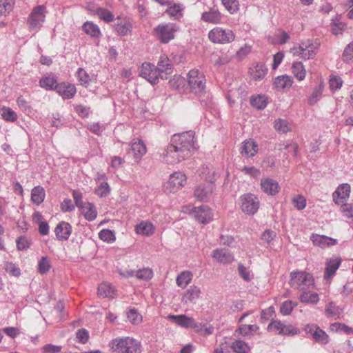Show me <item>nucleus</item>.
I'll return each instance as SVG.
<instances>
[{
  "label": "nucleus",
  "mask_w": 353,
  "mask_h": 353,
  "mask_svg": "<svg viewBox=\"0 0 353 353\" xmlns=\"http://www.w3.org/2000/svg\"><path fill=\"white\" fill-rule=\"evenodd\" d=\"M170 143L175 148L181 162L191 157L196 150L194 133L192 131L174 134Z\"/></svg>",
  "instance_id": "nucleus-1"
},
{
  "label": "nucleus",
  "mask_w": 353,
  "mask_h": 353,
  "mask_svg": "<svg viewBox=\"0 0 353 353\" xmlns=\"http://www.w3.org/2000/svg\"><path fill=\"white\" fill-rule=\"evenodd\" d=\"M320 47V43L314 39H307L300 43L295 44L290 50L293 57H299L303 60L313 59Z\"/></svg>",
  "instance_id": "nucleus-2"
},
{
  "label": "nucleus",
  "mask_w": 353,
  "mask_h": 353,
  "mask_svg": "<svg viewBox=\"0 0 353 353\" xmlns=\"http://www.w3.org/2000/svg\"><path fill=\"white\" fill-rule=\"evenodd\" d=\"M206 79L203 72L192 69L186 74L185 90L188 93L201 95L205 91Z\"/></svg>",
  "instance_id": "nucleus-3"
},
{
  "label": "nucleus",
  "mask_w": 353,
  "mask_h": 353,
  "mask_svg": "<svg viewBox=\"0 0 353 353\" xmlns=\"http://www.w3.org/2000/svg\"><path fill=\"white\" fill-rule=\"evenodd\" d=\"M109 347L114 353H141L139 341L130 336L117 337L112 340Z\"/></svg>",
  "instance_id": "nucleus-4"
},
{
  "label": "nucleus",
  "mask_w": 353,
  "mask_h": 353,
  "mask_svg": "<svg viewBox=\"0 0 353 353\" xmlns=\"http://www.w3.org/2000/svg\"><path fill=\"white\" fill-rule=\"evenodd\" d=\"M290 285L299 291V293L307 288H314V276L306 271H296L290 273Z\"/></svg>",
  "instance_id": "nucleus-5"
},
{
  "label": "nucleus",
  "mask_w": 353,
  "mask_h": 353,
  "mask_svg": "<svg viewBox=\"0 0 353 353\" xmlns=\"http://www.w3.org/2000/svg\"><path fill=\"white\" fill-rule=\"evenodd\" d=\"M179 27L173 23H162L153 29L152 33L161 43H168L174 39Z\"/></svg>",
  "instance_id": "nucleus-6"
},
{
  "label": "nucleus",
  "mask_w": 353,
  "mask_h": 353,
  "mask_svg": "<svg viewBox=\"0 0 353 353\" xmlns=\"http://www.w3.org/2000/svg\"><path fill=\"white\" fill-rule=\"evenodd\" d=\"M186 175L180 171L174 172L169 176L168 180L163 183V190L165 194H175L185 186Z\"/></svg>",
  "instance_id": "nucleus-7"
},
{
  "label": "nucleus",
  "mask_w": 353,
  "mask_h": 353,
  "mask_svg": "<svg viewBox=\"0 0 353 353\" xmlns=\"http://www.w3.org/2000/svg\"><path fill=\"white\" fill-rule=\"evenodd\" d=\"M208 39L214 43L226 44L234 40L235 34L231 30L215 27L209 31Z\"/></svg>",
  "instance_id": "nucleus-8"
},
{
  "label": "nucleus",
  "mask_w": 353,
  "mask_h": 353,
  "mask_svg": "<svg viewBox=\"0 0 353 353\" xmlns=\"http://www.w3.org/2000/svg\"><path fill=\"white\" fill-rule=\"evenodd\" d=\"M239 205L241 210L246 214L254 215L259 208L258 198L253 194L248 193L240 196Z\"/></svg>",
  "instance_id": "nucleus-9"
},
{
  "label": "nucleus",
  "mask_w": 353,
  "mask_h": 353,
  "mask_svg": "<svg viewBox=\"0 0 353 353\" xmlns=\"http://www.w3.org/2000/svg\"><path fill=\"white\" fill-rule=\"evenodd\" d=\"M268 330L283 336H294L299 333L297 327L291 324H285L279 320H272L268 326Z\"/></svg>",
  "instance_id": "nucleus-10"
},
{
  "label": "nucleus",
  "mask_w": 353,
  "mask_h": 353,
  "mask_svg": "<svg viewBox=\"0 0 353 353\" xmlns=\"http://www.w3.org/2000/svg\"><path fill=\"white\" fill-rule=\"evenodd\" d=\"M46 7L38 6L34 8L29 16L28 26L30 29H39L45 20Z\"/></svg>",
  "instance_id": "nucleus-11"
},
{
  "label": "nucleus",
  "mask_w": 353,
  "mask_h": 353,
  "mask_svg": "<svg viewBox=\"0 0 353 353\" xmlns=\"http://www.w3.org/2000/svg\"><path fill=\"white\" fill-rule=\"evenodd\" d=\"M139 74L152 84L157 83L159 79V70H157L154 64L148 62L142 64L139 69Z\"/></svg>",
  "instance_id": "nucleus-12"
},
{
  "label": "nucleus",
  "mask_w": 353,
  "mask_h": 353,
  "mask_svg": "<svg viewBox=\"0 0 353 353\" xmlns=\"http://www.w3.org/2000/svg\"><path fill=\"white\" fill-rule=\"evenodd\" d=\"M213 210L207 205L194 207L192 208V216L201 224H207L212 221Z\"/></svg>",
  "instance_id": "nucleus-13"
},
{
  "label": "nucleus",
  "mask_w": 353,
  "mask_h": 353,
  "mask_svg": "<svg viewBox=\"0 0 353 353\" xmlns=\"http://www.w3.org/2000/svg\"><path fill=\"white\" fill-rule=\"evenodd\" d=\"M214 187L215 185L210 183H200L195 187L194 196L197 200L206 202L212 195Z\"/></svg>",
  "instance_id": "nucleus-14"
},
{
  "label": "nucleus",
  "mask_w": 353,
  "mask_h": 353,
  "mask_svg": "<svg viewBox=\"0 0 353 353\" xmlns=\"http://www.w3.org/2000/svg\"><path fill=\"white\" fill-rule=\"evenodd\" d=\"M168 318L172 319L178 325L182 327L194 329L197 332H199L201 330L200 324L197 323L193 318L185 314L170 315Z\"/></svg>",
  "instance_id": "nucleus-15"
},
{
  "label": "nucleus",
  "mask_w": 353,
  "mask_h": 353,
  "mask_svg": "<svg viewBox=\"0 0 353 353\" xmlns=\"http://www.w3.org/2000/svg\"><path fill=\"white\" fill-rule=\"evenodd\" d=\"M217 176L218 174L212 165H202L198 171L200 183L214 184Z\"/></svg>",
  "instance_id": "nucleus-16"
},
{
  "label": "nucleus",
  "mask_w": 353,
  "mask_h": 353,
  "mask_svg": "<svg viewBox=\"0 0 353 353\" xmlns=\"http://www.w3.org/2000/svg\"><path fill=\"white\" fill-rule=\"evenodd\" d=\"M259 151V145L253 139L243 141L240 145L239 152L242 157L251 158L254 157Z\"/></svg>",
  "instance_id": "nucleus-17"
},
{
  "label": "nucleus",
  "mask_w": 353,
  "mask_h": 353,
  "mask_svg": "<svg viewBox=\"0 0 353 353\" xmlns=\"http://www.w3.org/2000/svg\"><path fill=\"white\" fill-rule=\"evenodd\" d=\"M341 263L342 259L339 256L327 259L324 272V279L329 281L332 279Z\"/></svg>",
  "instance_id": "nucleus-18"
},
{
  "label": "nucleus",
  "mask_w": 353,
  "mask_h": 353,
  "mask_svg": "<svg viewBox=\"0 0 353 353\" xmlns=\"http://www.w3.org/2000/svg\"><path fill=\"white\" fill-rule=\"evenodd\" d=\"M351 192V187L347 183H343L340 185L333 193V200L337 205L341 206L346 204L350 194Z\"/></svg>",
  "instance_id": "nucleus-19"
},
{
  "label": "nucleus",
  "mask_w": 353,
  "mask_h": 353,
  "mask_svg": "<svg viewBox=\"0 0 353 353\" xmlns=\"http://www.w3.org/2000/svg\"><path fill=\"white\" fill-rule=\"evenodd\" d=\"M268 68L263 63H255L248 69L250 78L255 81L263 80L267 75Z\"/></svg>",
  "instance_id": "nucleus-20"
},
{
  "label": "nucleus",
  "mask_w": 353,
  "mask_h": 353,
  "mask_svg": "<svg viewBox=\"0 0 353 353\" xmlns=\"http://www.w3.org/2000/svg\"><path fill=\"white\" fill-rule=\"evenodd\" d=\"M130 152L135 162L139 163L146 154L147 148L143 141L139 139H134L130 143Z\"/></svg>",
  "instance_id": "nucleus-21"
},
{
  "label": "nucleus",
  "mask_w": 353,
  "mask_h": 353,
  "mask_svg": "<svg viewBox=\"0 0 353 353\" xmlns=\"http://www.w3.org/2000/svg\"><path fill=\"white\" fill-rule=\"evenodd\" d=\"M325 89L323 81L320 80L312 88L307 97V102L309 105H315L321 99Z\"/></svg>",
  "instance_id": "nucleus-22"
},
{
  "label": "nucleus",
  "mask_w": 353,
  "mask_h": 353,
  "mask_svg": "<svg viewBox=\"0 0 353 353\" xmlns=\"http://www.w3.org/2000/svg\"><path fill=\"white\" fill-rule=\"evenodd\" d=\"M310 239L314 246L319 247L322 249H325L330 246L335 245L338 243V241L336 239L317 234H312Z\"/></svg>",
  "instance_id": "nucleus-23"
},
{
  "label": "nucleus",
  "mask_w": 353,
  "mask_h": 353,
  "mask_svg": "<svg viewBox=\"0 0 353 353\" xmlns=\"http://www.w3.org/2000/svg\"><path fill=\"white\" fill-rule=\"evenodd\" d=\"M211 256L214 261L222 264H229L234 261L233 254L223 248L214 250Z\"/></svg>",
  "instance_id": "nucleus-24"
},
{
  "label": "nucleus",
  "mask_w": 353,
  "mask_h": 353,
  "mask_svg": "<svg viewBox=\"0 0 353 353\" xmlns=\"http://www.w3.org/2000/svg\"><path fill=\"white\" fill-rule=\"evenodd\" d=\"M160 157L163 162L170 165H175L181 162L178 154L176 153L175 148L171 143L166 146Z\"/></svg>",
  "instance_id": "nucleus-25"
},
{
  "label": "nucleus",
  "mask_w": 353,
  "mask_h": 353,
  "mask_svg": "<svg viewBox=\"0 0 353 353\" xmlns=\"http://www.w3.org/2000/svg\"><path fill=\"white\" fill-rule=\"evenodd\" d=\"M201 294V288L196 285H192L183 293L181 303L186 305L194 303L200 298Z\"/></svg>",
  "instance_id": "nucleus-26"
},
{
  "label": "nucleus",
  "mask_w": 353,
  "mask_h": 353,
  "mask_svg": "<svg viewBox=\"0 0 353 353\" xmlns=\"http://www.w3.org/2000/svg\"><path fill=\"white\" fill-rule=\"evenodd\" d=\"M55 90L64 99L72 98L77 92L75 86L68 82H62L56 85Z\"/></svg>",
  "instance_id": "nucleus-27"
},
{
  "label": "nucleus",
  "mask_w": 353,
  "mask_h": 353,
  "mask_svg": "<svg viewBox=\"0 0 353 353\" xmlns=\"http://www.w3.org/2000/svg\"><path fill=\"white\" fill-rule=\"evenodd\" d=\"M155 231L156 227L149 221H141L134 227L135 233L143 236H151Z\"/></svg>",
  "instance_id": "nucleus-28"
},
{
  "label": "nucleus",
  "mask_w": 353,
  "mask_h": 353,
  "mask_svg": "<svg viewBox=\"0 0 353 353\" xmlns=\"http://www.w3.org/2000/svg\"><path fill=\"white\" fill-rule=\"evenodd\" d=\"M314 288H307L299 293V300L303 303L316 305L320 301L319 294L313 291Z\"/></svg>",
  "instance_id": "nucleus-29"
},
{
  "label": "nucleus",
  "mask_w": 353,
  "mask_h": 353,
  "mask_svg": "<svg viewBox=\"0 0 353 353\" xmlns=\"http://www.w3.org/2000/svg\"><path fill=\"white\" fill-rule=\"evenodd\" d=\"M260 185L263 192L268 195H276L280 190L278 182L270 178L263 179L261 181Z\"/></svg>",
  "instance_id": "nucleus-30"
},
{
  "label": "nucleus",
  "mask_w": 353,
  "mask_h": 353,
  "mask_svg": "<svg viewBox=\"0 0 353 353\" xmlns=\"http://www.w3.org/2000/svg\"><path fill=\"white\" fill-rule=\"evenodd\" d=\"M201 19L205 23L219 24L222 23L223 14L219 10L212 8L203 12Z\"/></svg>",
  "instance_id": "nucleus-31"
},
{
  "label": "nucleus",
  "mask_w": 353,
  "mask_h": 353,
  "mask_svg": "<svg viewBox=\"0 0 353 353\" xmlns=\"http://www.w3.org/2000/svg\"><path fill=\"white\" fill-rule=\"evenodd\" d=\"M54 232L59 241L68 240L72 233V226L68 222L61 221L56 226Z\"/></svg>",
  "instance_id": "nucleus-32"
},
{
  "label": "nucleus",
  "mask_w": 353,
  "mask_h": 353,
  "mask_svg": "<svg viewBox=\"0 0 353 353\" xmlns=\"http://www.w3.org/2000/svg\"><path fill=\"white\" fill-rule=\"evenodd\" d=\"M293 84V80L288 74L280 75L274 78L273 85L278 91H283L290 89Z\"/></svg>",
  "instance_id": "nucleus-33"
},
{
  "label": "nucleus",
  "mask_w": 353,
  "mask_h": 353,
  "mask_svg": "<svg viewBox=\"0 0 353 353\" xmlns=\"http://www.w3.org/2000/svg\"><path fill=\"white\" fill-rule=\"evenodd\" d=\"M99 296L104 298L113 299L117 296V290L110 283L103 282L99 284L97 290Z\"/></svg>",
  "instance_id": "nucleus-34"
},
{
  "label": "nucleus",
  "mask_w": 353,
  "mask_h": 353,
  "mask_svg": "<svg viewBox=\"0 0 353 353\" xmlns=\"http://www.w3.org/2000/svg\"><path fill=\"white\" fill-rule=\"evenodd\" d=\"M291 72L293 77L298 81L305 80L307 75V70L303 63L300 61H294L292 64Z\"/></svg>",
  "instance_id": "nucleus-35"
},
{
  "label": "nucleus",
  "mask_w": 353,
  "mask_h": 353,
  "mask_svg": "<svg viewBox=\"0 0 353 353\" xmlns=\"http://www.w3.org/2000/svg\"><path fill=\"white\" fill-rule=\"evenodd\" d=\"M79 208L86 220L91 221L97 218V211L92 203L85 202Z\"/></svg>",
  "instance_id": "nucleus-36"
},
{
  "label": "nucleus",
  "mask_w": 353,
  "mask_h": 353,
  "mask_svg": "<svg viewBox=\"0 0 353 353\" xmlns=\"http://www.w3.org/2000/svg\"><path fill=\"white\" fill-rule=\"evenodd\" d=\"M83 32L92 38L99 39L102 34L99 27L91 21H86L82 26Z\"/></svg>",
  "instance_id": "nucleus-37"
},
{
  "label": "nucleus",
  "mask_w": 353,
  "mask_h": 353,
  "mask_svg": "<svg viewBox=\"0 0 353 353\" xmlns=\"http://www.w3.org/2000/svg\"><path fill=\"white\" fill-rule=\"evenodd\" d=\"M290 39L289 34L284 31L279 30L273 36L268 37V41L270 43L276 45H283L286 43Z\"/></svg>",
  "instance_id": "nucleus-38"
},
{
  "label": "nucleus",
  "mask_w": 353,
  "mask_h": 353,
  "mask_svg": "<svg viewBox=\"0 0 353 353\" xmlns=\"http://www.w3.org/2000/svg\"><path fill=\"white\" fill-rule=\"evenodd\" d=\"M46 197V191L44 188L41 185L35 186L31 191V201L37 205H39L42 203Z\"/></svg>",
  "instance_id": "nucleus-39"
},
{
  "label": "nucleus",
  "mask_w": 353,
  "mask_h": 353,
  "mask_svg": "<svg viewBox=\"0 0 353 353\" xmlns=\"http://www.w3.org/2000/svg\"><path fill=\"white\" fill-rule=\"evenodd\" d=\"M170 86L180 92H187L185 90L186 87V78H183L181 75H174L169 81Z\"/></svg>",
  "instance_id": "nucleus-40"
},
{
  "label": "nucleus",
  "mask_w": 353,
  "mask_h": 353,
  "mask_svg": "<svg viewBox=\"0 0 353 353\" xmlns=\"http://www.w3.org/2000/svg\"><path fill=\"white\" fill-rule=\"evenodd\" d=\"M58 84L57 79L52 76H45L39 80V85L47 90H55V86Z\"/></svg>",
  "instance_id": "nucleus-41"
},
{
  "label": "nucleus",
  "mask_w": 353,
  "mask_h": 353,
  "mask_svg": "<svg viewBox=\"0 0 353 353\" xmlns=\"http://www.w3.org/2000/svg\"><path fill=\"white\" fill-rule=\"evenodd\" d=\"M183 7L179 3H173V5L170 6L165 10V13H167L170 18H173L174 19H179L183 17Z\"/></svg>",
  "instance_id": "nucleus-42"
},
{
  "label": "nucleus",
  "mask_w": 353,
  "mask_h": 353,
  "mask_svg": "<svg viewBox=\"0 0 353 353\" xmlns=\"http://www.w3.org/2000/svg\"><path fill=\"white\" fill-rule=\"evenodd\" d=\"M132 29V25L130 20L123 19L116 25V30L121 36H125L130 34Z\"/></svg>",
  "instance_id": "nucleus-43"
},
{
  "label": "nucleus",
  "mask_w": 353,
  "mask_h": 353,
  "mask_svg": "<svg viewBox=\"0 0 353 353\" xmlns=\"http://www.w3.org/2000/svg\"><path fill=\"white\" fill-rule=\"evenodd\" d=\"M192 280V274L190 271H183L176 277V283L179 287L185 288Z\"/></svg>",
  "instance_id": "nucleus-44"
},
{
  "label": "nucleus",
  "mask_w": 353,
  "mask_h": 353,
  "mask_svg": "<svg viewBox=\"0 0 353 353\" xmlns=\"http://www.w3.org/2000/svg\"><path fill=\"white\" fill-rule=\"evenodd\" d=\"M274 128L279 133H287L292 130L290 123L283 119H276L274 122Z\"/></svg>",
  "instance_id": "nucleus-45"
},
{
  "label": "nucleus",
  "mask_w": 353,
  "mask_h": 353,
  "mask_svg": "<svg viewBox=\"0 0 353 353\" xmlns=\"http://www.w3.org/2000/svg\"><path fill=\"white\" fill-rule=\"evenodd\" d=\"M251 105L259 110L264 109L267 105V97L264 95L258 94L250 98Z\"/></svg>",
  "instance_id": "nucleus-46"
},
{
  "label": "nucleus",
  "mask_w": 353,
  "mask_h": 353,
  "mask_svg": "<svg viewBox=\"0 0 353 353\" xmlns=\"http://www.w3.org/2000/svg\"><path fill=\"white\" fill-rule=\"evenodd\" d=\"M230 347L234 353H246L250 351L249 345L241 340L234 341Z\"/></svg>",
  "instance_id": "nucleus-47"
},
{
  "label": "nucleus",
  "mask_w": 353,
  "mask_h": 353,
  "mask_svg": "<svg viewBox=\"0 0 353 353\" xmlns=\"http://www.w3.org/2000/svg\"><path fill=\"white\" fill-rule=\"evenodd\" d=\"M77 77L80 85L88 87L92 81L91 77L89 74L83 68H79L77 72Z\"/></svg>",
  "instance_id": "nucleus-48"
},
{
  "label": "nucleus",
  "mask_w": 353,
  "mask_h": 353,
  "mask_svg": "<svg viewBox=\"0 0 353 353\" xmlns=\"http://www.w3.org/2000/svg\"><path fill=\"white\" fill-rule=\"evenodd\" d=\"M259 330V327L256 325H242L239 327L240 334L243 336H250L256 334Z\"/></svg>",
  "instance_id": "nucleus-49"
},
{
  "label": "nucleus",
  "mask_w": 353,
  "mask_h": 353,
  "mask_svg": "<svg viewBox=\"0 0 353 353\" xmlns=\"http://www.w3.org/2000/svg\"><path fill=\"white\" fill-rule=\"evenodd\" d=\"M14 0H0V16L8 15L13 9Z\"/></svg>",
  "instance_id": "nucleus-50"
},
{
  "label": "nucleus",
  "mask_w": 353,
  "mask_h": 353,
  "mask_svg": "<svg viewBox=\"0 0 353 353\" xmlns=\"http://www.w3.org/2000/svg\"><path fill=\"white\" fill-rule=\"evenodd\" d=\"M153 270L150 268H143L136 271L135 276L139 280L149 281L153 277Z\"/></svg>",
  "instance_id": "nucleus-51"
},
{
  "label": "nucleus",
  "mask_w": 353,
  "mask_h": 353,
  "mask_svg": "<svg viewBox=\"0 0 353 353\" xmlns=\"http://www.w3.org/2000/svg\"><path fill=\"white\" fill-rule=\"evenodd\" d=\"M330 331L332 332H344L346 334H351L353 332V329L347 326L344 323H332L330 326Z\"/></svg>",
  "instance_id": "nucleus-52"
},
{
  "label": "nucleus",
  "mask_w": 353,
  "mask_h": 353,
  "mask_svg": "<svg viewBox=\"0 0 353 353\" xmlns=\"http://www.w3.org/2000/svg\"><path fill=\"white\" fill-rule=\"evenodd\" d=\"M1 114L2 118L6 121L14 122L17 119L16 112L8 107H3L1 109Z\"/></svg>",
  "instance_id": "nucleus-53"
},
{
  "label": "nucleus",
  "mask_w": 353,
  "mask_h": 353,
  "mask_svg": "<svg viewBox=\"0 0 353 353\" xmlns=\"http://www.w3.org/2000/svg\"><path fill=\"white\" fill-rule=\"evenodd\" d=\"M96 14L99 17L106 23L111 22L114 20V14L107 9L99 8L96 10Z\"/></svg>",
  "instance_id": "nucleus-54"
},
{
  "label": "nucleus",
  "mask_w": 353,
  "mask_h": 353,
  "mask_svg": "<svg viewBox=\"0 0 353 353\" xmlns=\"http://www.w3.org/2000/svg\"><path fill=\"white\" fill-rule=\"evenodd\" d=\"M315 331L313 334L314 339L321 343L326 344L329 341V336L323 330L315 326Z\"/></svg>",
  "instance_id": "nucleus-55"
},
{
  "label": "nucleus",
  "mask_w": 353,
  "mask_h": 353,
  "mask_svg": "<svg viewBox=\"0 0 353 353\" xmlns=\"http://www.w3.org/2000/svg\"><path fill=\"white\" fill-rule=\"evenodd\" d=\"M110 187L105 181H103L95 189V194L99 197H105L110 194Z\"/></svg>",
  "instance_id": "nucleus-56"
},
{
  "label": "nucleus",
  "mask_w": 353,
  "mask_h": 353,
  "mask_svg": "<svg viewBox=\"0 0 353 353\" xmlns=\"http://www.w3.org/2000/svg\"><path fill=\"white\" fill-rule=\"evenodd\" d=\"M225 9L230 13L234 14L239 9V4L237 0H221Z\"/></svg>",
  "instance_id": "nucleus-57"
},
{
  "label": "nucleus",
  "mask_w": 353,
  "mask_h": 353,
  "mask_svg": "<svg viewBox=\"0 0 353 353\" xmlns=\"http://www.w3.org/2000/svg\"><path fill=\"white\" fill-rule=\"evenodd\" d=\"M296 305L297 303L296 302L292 301H284L280 307V312L285 316L289 315Z\"/></svg>",
  "instance_id": "nucleus-58"
},
{
  "label": "nucleus",
  "mask_w": 353,
  "mask_h": 353,
  "mask_svg": "<svg viewBox=\"0 0 353 353\" xmlns=\"http://www.w3.org/2000/svg\"><path fill=\"white\" fill-rule=\"evenodd\" d=\"M292 202L294 206L298 210H303L306 207L307 201L304 196L301 194L295 195L292 199Z\"/></svg>",
  "instance_id": "nucleus-59"
},
{
  "label": "nucleus",
  "mask_w": 353,
  "mask_h": 353,
  "mask_svg": "<svg viewBox=\"0 0 353 353\" xmlns=\"http://www.w3.org/2000/svg\"><path fill=\"white\" fill-rule=\"evenodd\" d=\"M128 319L132 324H139L142 322V316L135 309H130L127 313Z\"/></svg>",
  "instance_id": "nucleus-60"
},
{
  "label": "nucleus",
  "mask_w": 353,
  "mask_h": 353,
  "mask_svg": "<svg viewBox=\"0 0 353 353\" xmlns=\"http://www.w3.org/2000/svg\"><path fill=\"white\" fill-rule=\"evenodd\" d=\"M99 237L101 240L108 243H112L115 241L114 233L108 229H104L100 231Z\"/></svg>",
  "instance_id": "nucleus-61"
},
{
  "label": "nucleus",
  "mask_w": 353,
  "mask_h": 353,
  "mask_svg": "<svg viewBox=\"0 0 353 353\" xmlns=\"http://www.w3.org/2000/svg\"><path fill=\"white\" fill-rule=\"evenodd\" d=\"M31 244L30 240L26 236H20L16 240L17 250L21 251L27 250Z\"/></svg>",
  "instance_id": "nucleus-62"
},
{
  "label": "nucleus",
  "mask_w": 353,
  "mask_h": 353,
  "mask_svg": "<svg viewBox=\"0 0 353 353\" xmlns=\"http://www.w3.org/2000/svg\"><path fill=\"white\" fill-rule=\"evenodd\" d=\"M238 270L241 278L245 281H250L253 279L252 272L243 265H238Z\"/></svg>",
  "instance_id": "nucleus-63"
},
{
  "label": "nucleus",
  "mask_w": 353,
  "mask_h": 353,
  "mask_svg": "<svg viewBox=\"0 0 353 353\" xmlns=\"http://www.w3.org/2000/svg\"><path fill=\"white\" fill-rule=\"evenodd\" d=\"M343 59L345 62H350L353 60V42H351L344 50Z\"/></svg>",
  "instance_id": "nucleus-64"
}]
</instances>
